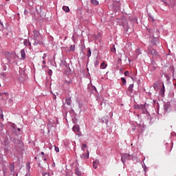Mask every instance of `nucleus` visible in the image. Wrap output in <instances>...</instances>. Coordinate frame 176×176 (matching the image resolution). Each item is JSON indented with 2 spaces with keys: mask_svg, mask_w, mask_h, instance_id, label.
Returning a JSON list of instances; mask_svg holds the SVG:
<instances>
[{
  "mask_svg": "<svg viewBox=\"0 0 176 176\" xmlns=\"http://www.w3.org/2000/svg\"><path fill=\"white\" fill-rule=\"evenodd\" d=\"M133 87H134V85H133V84H131V85H130V86H129V91L130 92H133Z\"/></svg>",
  "mask_w": 176,
  "mask_h": 176,
  "instance_id": "ddd939ff",
  "label": "nucleus"
},
{
  "mask_svg": "<svg viewBox=\"0 0 176 176\" xmlns=\"http://www.w3.org/2000/svg\"><path fill=\"white\" fill-rule=\"evenodd\" d=\"M0 25H1V28H3V24L2 23V22L0 20Z\"/></svg>",
  "mask_w": 176,
  "mask_h": 176,
  "instance_id": "2f4dec72",
  "label": "nucleus"
},
{
  "mask_svg": "<svg viewBox=\"0 0 176 176\" xmlns=\"http://www.w3.org/2000/svg\"><path fill=\"white\" fill-rule=\"evenodd\" d=\"M66 102L67 105H71V98H67Z\"/></svg>",
  "mask_w": 176,
  "mask_h": 176,
  "instance_id": "2eb2a0df",
  "label": "nucleus"
},
{
  "mask_svg": "<svg viewBox=\"0 0 176 176\" xmlns=\"http://www.w3.org/2000/svg\"><path fill=\"white\" fill-rule=\"evenodd\" d=\"M0 119L3 120V111L1 110V109H0Z\"/></svg>",
  "mask_w": 176,
  "mask_h": 176,
  "instance_id": "a211bd4d",
  "label": "nucleus"
},
{
  "mask_svg": "<svg viewBox=\"0 0 176 176\" xmlns=\"http://www.w3.org/2000/svg\"><path fill=\"white\" fill-rule=\"evenodd\" d=\"M10 102H12V99H10Z\"/></svg>",
  "mask_w": 176,
  "mask_h": 176,
  "instance_id": "ea45409f",
  "label": "nucleus"
},
{
  "mask_svg": "<svg viewBox=\"0 0 176 176\" xmlns=\"http://www.w3.org/2000/svg\"><path fill=\"white\" fill-rule=\"evenodd\" d=\"M46 58H47V54H44L43 57H42V59L45 60Z\"/></svg>",
  "mask_w": 176,
  "mask_h": 176,
  "instance_id": "bb28decb",
  "label": "nucleus"
},
{
  "mask_svg": "<svg viewBox=\"0 0 176 176\" xmlns=\"http://www.w3.org/2000/svg\"><path fill=\"white\" fill-rule=\"evenodd\" d=\"M86 147H87V145L83 144H82V150L84 151H85V148H86Z\"/></svg>",
  "mask_w": 176,
  "mask_h": 176,
  "instance_id": "cd10ccee",
  "label": "nucleus"
},
{
  "mask_svg": "<svg viewBox=\"0 0 176 176\" xmlns=\"http://www.w3.org/2000/svg\"><path fill=\"white\" fill-rule=\"evenodd\" d=\"M124 75H125V76H129V71H126L124 72Z\"/></svg>",
  "mask_w": 176,
  "mask_h": 176,
  "instance_id": "b1692460",
  "label": "nucleus"
},
{
  "mask_svg": "<svg viewBox=\"0 0 176 176\" xmlns=\"http://www.w3.org/2000/svg\"><path fill=\"white\" fill-rule=\"evenodd\" d=\"M63 10L65 12H70V9L69 7L67 6H63Z\"/></svg>",
  "mask_w": 176,
  "mask_h": 176,
  "instance_id": "0eeeda50",
  "label": "nucleus"
},
{
  "mask_svg": "<svg viewBox=\"0 0 176 176\" xmlns=\"http://www.w3.org/2000/svg\"><path fill=\"white\" fill-rule=\"evenodd\" d=\"M164 94H165V89H162L160 90V95L164 96Z\"/></svg>",
  "mask_w": 176,
  "mask_h": 176,
  "instance_id": "f3484780",
  "label": "nucleus"
},
{
  "mask_svg": "<svg viewBox=\"0 0 176 176\" xmlns=\"http://www.w3.org/2000/svg\"><path fill=\"white\" fill-rule=\"evenodd\" d=\"M6 1H9L10 0H6Z\"/></svg>",
  "mask_w": 176,
  "mask_h": 176,
  "instance_id": "37998d69",
  "label": "nucleus"
},
{
  "mask_svg": "<svg viewBox=\"0 0 176 176\" xmlns=\"http://www.w3.org/2000/svg\"><path fill=\"white\" fill-rule=\"evenodd\" d=\"M26 166H30V163L28 162V163L26 164Z\"/></svg>",
  "mask_w": 176,
  "mask_h": 176,
  "instance_id": "c9c22d12",
  "label": "nucleus"
},
{
  "mask_svg": "<svg viewBox=\"0 0 176 176\" xmlns=\"http://www.w3.org/2000/svg\"><path fill=\"white\" fill-rule=\"evenodd\" d=\"M98 65H99V62H98V60H96V61L95 62V67H98Z\"/></svg>",
  "mask_w": 176,
  "mask_h": 176,
  "instance_id": "c85d7f7f",
  "label": "nucleus"
},
{
  "mask_svg": "<svg viewBox=\"0 0 176 176\" xmlns=\"http://www.w3.org/2000/svg\"><path fill=\"white\" fill-rule=\"evenodd\" d=\"M175 86L176 87V83L175 84Z\"/></svg>",
  "mask_w": 176,
  "mask_h": 176,
  "instance_id": "c03bdc74",
  "label": "nucleus"
},
{
  "mask_svg": "<svg viewBox=\"0 0 176 176\" xmlns=\"http://www.w3.org/2000/svg\"><path fill=\"white\" fill-rule=\"evenodd\" d=\"M146 108V105L145 104H140V109L142 110H144Z\"/></svg>",
  "mask_w": 176,
  "mask_h": 176,
  "instance_id": "4be33fe9",
  "label": "nucleus"
},
{
  "mask_svg": "<svg viewBox=\"0 0 176 176\" xmlns=\"http://www.w3.org/2000/svg\"><path fill=\"white\" fill-rule=\"evenodd\" d=\"M41 155H45V153H44V152H41Z\"/></svg>",
  "mask_w": 176,
  "mask_h": 176,
  "instance_id": "e433bc0d",
  "label": "nucleus"
},
{
  "mask_svg": "<svg viewBox=\"0 0 176 176\" xmlns=\"http://www.w3.org/2000/svg\"><path fill=\"white\" fill-rule=\"evenodd\" d=\"M135 109H141V104H135Z\"/></svg>",
  "mask_w": 176,
  "mask_h": 176,
  "instance_id": "aec40b11",
  "label": "nucleus"
},
{
  "mask_svg": "<svg viewBox=\"0 0 176 176\" xmlns=\"http://www.w3.org/2000/svg\"><path fill=\"white\" fill-rule=\"evenodd\" d=\"M91 54V50L89 48L87 51V57L89 58Z\"/></svg>",
  "mask_w": 176,
  "mask_h": 176,
  "instance_id": "6ab92c4d",
  "label": "nucleus"
},
{
  "mask_svg": "<svg viewBox=\"0 0 176 176\" xmlns=\"http://www.w3.org/2000/svg\"><path fill=\"white\" fill-rule=\"evenodd\" d=\"M111 52L112 53H115V52H116V48H115V47H112V48L111 49Z\"/></svg>",
  "mask_w": 176,
  "mask_h": 176,
  "instance_id": "a878e982",
  "label": "nucleus"
},
{
  "mask_svg": "<svg viewBox=\"0 0 176 176\" xmlns=\"http://www.w3.org/2000/svg\"><path fill=\"white\" fill-rule=\"evenodd\" d=\"M18 131H21V129H18Z\"/></svg>",
  "mask_w": 176,
  "mask_h": 176,
  "instance_id": "58836bf2",
  "label": "nucleus"
},
{
  "mask_svg": "<svg viewBox=\"0 0 176 176\" xmlns=\"http://www.w3.org/2000/svg\"><path fill=\"white\" fill-rule=\"evenodd\" d=\"M76 175L78 176H81L82 175V173L80 172V170H79V168H77L75 170Z\"/></svg>",
  "mask_w": 176,
  "mask_h": 176,
  "instance_id": "423d86ee",
  "label": "nucleus"
},
{
  "mask_svg": "<svg viewBox=\"0 0 176 176\" xmlns=\"http://www.w3.org/2000/svg\"><path fill=\"white\" fill-rule=\"evenodd\" d=\"M162 89L165 90L164 85H163V86H162Z\"/></svg>",
  "mask_w": 176,
  "mask_h": 176,
  "instance_id": "f704fd0d",
  "label": "nucleus"
},
{
  "mask_svg": "<svg viewBox=\"0 0 176 176\" xmlns=\"http://www.w3.org/2000/svg\"><path fill=\"white\" fill-rule=\"evenodd\" d=\"M156 52L154 50H153L151 52V54H155Z\"/></svg>",
  "mask_w": 176,
  "mask_h": 176,
  "instance_id": "c756f323",
  "label": "nucleus"
},
{
  "mask_svg": "<svg viewBox=\"0 0 176 176\" xmlns=\"http://www.w3.org/2000/svg\"><path fill=\"white\" fill-rule=\"evenodd\" d=\"M133 158V156L129 154H124L122 157V162L124 164V160H131Z\"/></svg>",
  "mask_w": 176,
  "mask_h": 176,
  "instance_id": "f257e3e1",
  "label": "nucleus"
},
{
  "mask_svg": "<svg viewBox=\"0 0 176 176\" xmlns=\"http://www.w3.org/2000/svg\"><path fill=\"white\" fill-rule=\"evenodd\" d=\"M87 151V154H83L82 155V157L84 158V159H88L89 158V151Z\"/></svg>",
  "mask_w": 176,
  "mask_h": 176,
  "instance_id": "9b49d317",
  "label": "nucleus"
},
{
  "mask_svg": "<svg viewBox=\"0 0 176 176\" xmlns=\"http://www.w3.org/2000/svg\"><path fill=\"white\" fill-rule=\"evenodd\" d=\"M28 14V10H24V14H25V15H26V14Z\"/></svg>",
  "mask_w": 176,
  "mask_h": 176,
  "instance_id": "7c9ffc66",
  "label": "nucleus"
},
{
  "mask_svg": "<svg viewBox=\"0 0 176 176\" xmlns=\"http://www.w3.org/2000/svg\"><path fill=\"white\" fill-rule=\"evenodd\" d=\"M10 170H11V173L14 172V164L11 165Z\"/></svg>",
  "mask_w": 176,
  "mask_h": 176,
  "instance_id": "412c9836",
  "label": "nucleus"
},
{
  "mask_svg": "<svg viewBox=\"0 0 176 176\" xmlns=\"http://www.w3.org/2000/svg\"><path fill=\"white\" fill-rule=\"evenodd\" d=\"M73 131H74V132H76V133L79 132V126H74L73 127Z\"/></svg>",
  "mask_w": 176,
  "mask_h": 176,
  "instance_id": "9d476101",
  "label": "nucleus"
},
{
  "mask_svg": "<svg viewBox=\"0 0 176 176\" xmlns=\"http://www.w3.org/2000/svg\"><path fill=\"white\" fill-rule=\"evenodd\" d=\"M106 67H107V64L104 62L102 63V64L100 65V69H105Z\"/></svg>",
  "mask_w": 176,
  "mask_h": 176,
  "instance_id": "39448f33",
  "label": "nucleus"
},
{
  "mask_svg": "<svg viewBox=\"0 0 176 176\" xmlns=\"http://www.w3.org/2000/svg\"><path fill=\"white\" fill-rule=\"evenodd\" d=\"M140 50V49L136 50V52H138V54H140V52H139Z\"/></svg>",
  "mask_w": 176,
  "mask_h": 176,
  "instance_id": "72a5a7b5",
  "label": "nucleus"
},
{
  "mask_svg": "<svg viewBox=\"0 0 176 176\" xmlns=\"http://www.w3.org/2000/svg\"><path fill=\"white\" fill-rule=\"evenodd\" d=\"M42 63H43V65H45V64H46V61H45V60H43V62H42Z\"/></svg>",
  "mask_w": 176,
  "mask_h": 176,
  "instance_id": "473e14b6",
  "label": "nucleus"
},
{
  "mask_svg": "<svg viewBox=\"0 0 176 176\" xmlns=\"http://www.w3.org/2000/svg\"><path fill=\"white\" fill-rule=\"evenodd\" d=\"M126 32H129V29H127Z\"/></svg>",
  "mask_w": 176,
  "mask_h": 176,
  "instance_id": "a19ab883",
  "label": "nucleus"
},
{
  "mask_svg": "<svg viewBox=\"0 0 176 176\" xmlns=\"http://www.w3.org/2000/svg\"><path fill=\"white\" fill-rule=\"evenodd\" d=\"M0 96H5L6 98H8L9 96V94L7 92H4V93H0Z\"/></svg>",
  "mask_w": 176,
  "mask_h": 176,
  "instance_id": "6e6552de",
  "label": "nucleus"
},
{
  "mask_svg": "<svg viewBox=\"0 0 176 176\" xmlns=\"http://www.w3.org/2000/svg\"><path fill=\"white\" fill-rule=\"evenodd\" d=\"M20 53H21V60H25V56H26L25 50H21Z\"/></svg>",
  "mask_w": 176,
  "mask_h": 176,
  "instance_id": "f03ea898",
  "label": "nucleus"
},
{
  "mask_svg": "<svg viewBox=\"0 0 176 176\" xmlns=\"http://www.w3.org/2000/svg\"><path fill=\"white\" fill-rule=\"evenodd\" d=\"M100 164L99 161L98 160H95L93 162V167L94 168L96 169L98 168V165Z\"/></svg>",
  "mask_w": 176,
  "mask_h": 176,
  "instance_id": "7ed1b4c3",
  "label": "nucleus"
},
{
  "mask_svg": "<svg viewBox=\"0 0 176 176\" xmlns=\"http://www.w3.org/2000/svg\"><path fill=\"white\" fill-rule=\"evenodd\" d=\"M54 99L56 100V96H54Z\"/></svg>",
  "mask_w": 176,
  "mask_h": 176,
  "instance_id": "4c0bfd02",
  "label": "nucleus"
},
{
  "mask_svg": "<svg viewBox=\"0 0 176 176\" xmlns=\"http://www.w3.org/2000/svg\"><path fill=\"white\" fill-rule=\"evenodd\" d=\"M91 3L94 6H98L99 2L97 0H91Z\"/></svg>",
  "mask_w": 176,
  "mask_h": 176,
  "instance_id": "1a4fd4ad",
  "label": "nucleus"
},
{
  "mask_svg": "<svg viewBox=\"0 0 176 176\" xmlns=\"http://www.w3.org/2000/svg\"><path fill=\"white\" fill-rule=\"evenodd\" d=\"M10 56H11V54L9 52H7V55H6V58H7V60L10 61Z\"/></svg>",
  "mask_w": 176,
  "mask_h": 176,
  "instance_id": "f8f14e48",
  "label": "nucleus"
},
{
  "mask_svg": "<svg viewBox=\"0 0 176 176\" xmlns=\"http://www.w3.org/2000/svg\"><path fill=\"white\" fill-rule=\"evenodd\" d=\"M55 151H56V153H58V152L60 151L59 148H58V147L55 146Z\"/></svg>",
  "mask_w": 176,
  "mask_h": 176,
  "instance_id": "393cba45",
  "label": "nucleus"
},
{
  "mask_svg": "<svg viewBox=\"0 0 176 176\" xmlns=\"http://www.w3.org/2000/svg\"><path fill=\"white\" fill-rule=\"evenodd\" d=\"M33 33H34V38L35 39H37L39 37V32L37 30H34Z\"/></svg>",
  "mask_w": 176,
  "mask_h": 176,
  "instance_id": "20e7f679",
  "label": "nucleus"
},
{
  "mask_svg": "<svg viewBox=\"0 0 176 176\" xmlns=\"http://www.w3.org/2000/svg\"><path fill=\"white\" fill-rule=\"evenodd\" d=\"M70 52H75V45H72L70 46Z\"/></svg>",
  "mask_w": 176,
  "mask_h": 176,
  "instance_id": "4468645a",
  "label": "nucleus"
},
{
  "mask_svg": "<svg viewBox=\"0 0 176 176\" xmlns=\"http://www.w3.org/2000/svg\"><path fill=\"white\" fill-rule=\"evenodd\" d=\"M34 159H35V160H37V157H34Z\"/></svg>",
  "mask_w": 176,
  "mask_h": 176,
  "instance_id": "79ce46f5",
  "label": "nucleus"
},
{
  "mask_svg": "<svg viewBox=\"0 0 176 176\" xmlns=\"http://www.w3.org/2000/svg\"><path fill=\"white\" fill-rule=\"evenodd\" d=\"M48 74L50 76H52L53 74V71L52 69H49L48 70Z\"/></svg>",
  "mask_w": 176,
  "mask_h": 176,
  "instance_id": "5701e85b",
  "label": "nucleus"
},
{
  "mask_svg": "<svg viewBox=\"0 0 176 176\" xmlns=\"http://www.w3.org/2000/svg\"><path fill=\"white\" fill-rule=\"evenodd\" d=\"M121 80H122V85H126V79H125L124 78H121Z\"/></svg>",
  "mask_w": 176,
  "mask_h": 176,
  "instance_id": "dca6fc26",
  "label": "nucleus"
}]
</instances>
